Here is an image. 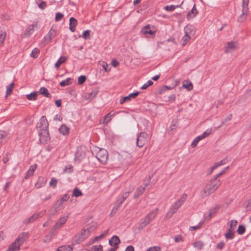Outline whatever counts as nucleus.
I'll return each mask as SVG.
<instances>
[{
  "label": "nucleus",
  "mask_w": 251,
  "mask_h": 251,
  "mask_svg": "<svg viewBox=\"0 0 251 251\" xmlns=\"http://www.w3.org/2000/svg\"><path fill=\"white\" fill-rule=\"evenodd\" d=\"M146 251H161V248L159 246L151 247L148 249Z\"/></svg>",
  "instance_id": "obj_56"
},
{
  "label": "nucleus",
  "mask_w": 251,
  "mask_h": 251,
  "mask_svg": "<svg viewBox=\"0 0 251 251\" xmlns=\"http://www.w3.org/2000/svg\"><path fill=\"white\" fill-rule=\"evenodd\" d=\"M80 234L83 236L84 239L85 240L90 234V231L89 229H83Z\"/></svg>",
  "instance_id": "obj_39"
},
{
  "label": "nucleus",
  "mask_w": 251,
  "mask_h": 251,
  "mask_svg": "<svg viewBox=\"0 0 251 251\" xmlns=\"http://www.w3.org/2000/svg\"><path fill=\"white\" fill-rule=\"evenodd\" d=\"M73 248L71 245L62 246L58 247L56 251H73Z\"/></svg>",
  "instance_id": "obj_28"
},
{
  "label": "nucleus",
  "mask_w": 251,
  "mask_h": 251,
  "mask_svg": "<svg viewBox=\"0 0 251 251\" xmlns=\"http://www.w3.org/2000/svg\"><path fill=\"white\" fill-rule=\"evenodd\" d=\"M130 99L129 98V96H127L126 97H124L122 98L120 100V103L121 104H123L125 101H129L130 100Z\"/></svg>",
  "instance_id": "obj_60"
},
{
  "label": "nucleus",
  "mask_w": 251,
  "mask_h": 251,
  "mask_svg": "<svg viewBox=\"0 0 251 251\" xmlns=\"http://www.w3.org/2000/svg\"><path fill=\"white\" fill-rule=\"evenodd\" d=\"M148 134L145 132H141L138 134L136 139L137 146L143 147L147 141Z\"/></svg>",
  "instance_id": "obj_9"
},
{
  "label": "nucleus",
  "mask_w": 251,
  "mask_h": 251,
  "mask_svg": "<svg viewBox=\"0 0 251 251\" xmlns=\"http://www.w3.org/2000/svg\"><path fill=\"white\" fill-rule=\"evenodd\" d=\"M57 182V180L55 178L53 177L50 182V185L52 188H55L56 187Z\"/></svg>",
  "instance_id": "obj_50"
},
{
  "label": "nucleus",
  "mask_w": 251,
  "mask_h": 251,
  "mask_svg": "<svg viewBox=\"0 0 251 251\" xmlns=\"http://www.w3.org/2000/svg\"><path fill=\"white\" fill-rule=\"evenodd\" d=\"M83 195L82 192L77 187L73 190V196L78 197Z\"/></svg>",
  "instance_id": "obj_36"
},
{
  "label": "nucleus",
  "mask_w": 251,
  "mask_h": 251,
  "mask_svg": "<svg viewBox=\"0 0 251 251\" xmlns=\"http://www.w3.org/2000/svg\"><path fill=\"white\" fill-rule=\"evenodd\" d=\"M182 3H183V2H182L180 5H167V6H166L164 7V9L166 10H167V11H173L176 8L180 7Z\"/></svg>",
  "instance_id": "obj_32"
},
{
  "label": "nucleus",
  "mask_w": 251,
  "mask_h": 251,
  "mask_svg": "<svg viewBox=\"0 0 251 251\" xmlns=\"http://www.w3.org/2000/svg\"><path fill=\"white\" fill-rule=\"evenodd\" d=\"M158 212V208H156L150 212L142 220L140 223V227L142 229L148 225L156 217Z\"/></svg>",
  "instance_id": "obj_4"
},
{
  "label": "nucleus",
  "mask_w": 251,
  "mask_h": 251,
  "mask_svg": "<svg viewBox=\"0 0 251 251\" xmlns=\"http://www.w3.org/2000/svg\"><path fill=\"white\" fill-rule=\"evenodd\" d=\"M98 93V90H94L91 93H89V99H93L94 98Z\"/></svg>",
  "instance_id": "obj_53"
},
{
  "label": "nucleus",
  "mask_w": 251,
  "mask_h": 251,
  "mask_svg": "<svg viewBox=\"0 0 251 251\" xmlns=\"http://www.w3.org/2000/svg\"><path fill=\"white\" fill-rule=\"evenodd\" d=\"M249 0H242V14L238 18V22L240 23L244 22L247 19L249 14Z\"/></svg>",
  "instance_id": "obj_5"
},
{
  "label": "nucleus",
  "mask_w": 251,
  "mask_h": 251,
  "mask_svg": "<svg viewBox=\"0 0 251 251\" xmlns=\"http://www.w3.org/2000/svg\"><path fill=\"white\" fill-rule=\"evenodd\" d=\"M141 32L145 35L150 34L152 35L154 34V32L151 29L149 25L143 27L141 29Z\"/></svg>",
  "instance_id": "obj_25"
},
{
  "label": "nucleus",
  "mask_w": 251,
  "mask_h": 251,
  "mask_svg": "<svg viewBox=\"0 0 251 251\" xmlns=\"http://www.w3.org/2000/svg\"><path fill=\"white\" fill-rule=\"evenodd\" d=\"M129 192H125L123 193L122 197L121 198H120L119 199H118L115 202V205L116 206H117V207H120L121 206V205H122V204L123 203V202L128 197V196L129 195Z\"/></svg>",
  "instance_id": "obj_16"
},
{
  "label": "nucleus",
  "mask_w": 251,
  "mask_h": 251,
  "mask_svg": "<svg viewBox=\"0 0 251 251\" xmlns=\"http://www.w3.org/2000/svg\"><path fill=\"white\" fill-rule=\"evenodd\" d=\"M86 80V76L85 75H80L78 78L77 83L79 85L83 84Z\"/></svg>",
  "instance_id": "obj_46"
},
{
  "label": "nucleus",
  "mask_w": 251,
  "mask_h": 251,
  "mask_svg": "<svg viewBox=\"0 0 251 251\" xmlns=\"http://www.w3.org/2000/svg\"><path fill=\"white\" fill-rule=\"evenodd\" d=\"M8 134L9 133L7 131L0 130V143L1 142L2 139H5L7 137Z\"/></svg>",
  "instance_id": "obj_44"
},
{
  "label": "nucleus",
  "mask_w": 251,
  "mask_h": 251,
  "mask_svg": "<svg viewBox=\"0 0 251 251\" xmlns=\"http://www.w3.org/2000/svg\"><path fill=\"white\" fill-rule=\"evenodd\" d=\"M183 87L186 88L188 91H191L193 88V84L189 81H185L183 82Z\"/></svg>",
  "instance_id": "obj_30"
},
{
  "label": "nucleus",
  "mask_w": 251,
  "mask_h": 251,
  "mask_svg": "<svg viewBox=\"0 0 251 251\" xmlns=\"http://www.w3.org/2000/svg\"><path fill=\"white\" fill-rule=\"evenodd\" d=\"M109 244L111 246L114 247L115 249L118 248V245L120 243V240L117 235H114L109 241Z\"/></svg>",
  "instance_id": "obj_15"
},
{
  "label": "nucleus",
  "mask_w": 251,
  "mask_h": 251,
  "mask_svg": "<svg viewBox=\"0 0 251 251\" xmlns=\"http://www.w3.org/2000/svg\"><path fill=\"white\" fill-rule=\"evenodd\" d=\"M40 50L37 48H35L32 50L30 54V56L34 58H37L38 56Z\"/></svg>",
  "instance_id": "obj_33"
},
{
  "label": "nucleus",
  "mask_w": 251,
  "mask_h": 251,
  "mask_svg": "<svg viewBox=\"0 0 251 251\" xmlns=\"http://www.w3.org/2000/svg\"><path fill=\"white\" fill-rule=\"evenodd\" d=\"M148 186V184H145L144 186H140L136 190L134 197V199H137L141 196L144 192L146 187Z\"/></svg>",
  "instance_id": "obj_19"
},
{
  "label": "nucleus",
  "mask_w": 251,
  "mask_h": 251,
  "mask_svg": "<svg viewBox=\"0 0 251 251\" xmlns=\"http://www.w3.org/2000/svg\"><path fill=\"white\" fill-rule=\"evenodd\" d=\"M37 127L39 130V135L40 136V141L43 144H46L49 140V132L48 130L49 123L46 116H43L39 122L38 123Z\"/></svg>",
  "instance_id": "obj_1"
},
{
  "label": "nucleus",
  "mask_w": 251,
  "mask_h": 251,
  "mask_svg": "<svg viewBox=\"0 0 251 251\" xmlns=\"http://www.w3.org/2000/svg\"><path fill=\"white\" fill-rule=\"evenodd\" d=\"M70 29L72 32H75V27L77 24V20L74 17H71L70 18Z\"/></svg>",
  "instance_id": "obj_20"
},
{
  "label": "nucleus",
  "mask_w": 251,
  "mask_h": 251,
  "mask_svg": "<svg viewBox=\"0 0 251 251\" xmlns=\"http://www.w3.org/2000/svg\"><path fill=\"white\" fill-rule=\"evenodd\" d=\"M59 131L61 134L64 135H68L70 132V128L66 125L63 124L59 128Z\"/></svg>",
  "instance_id": "obj_22"
},
{
  "label": "nucleus",
  "mask_w": 251,
  "mask_h": 251,
  "mask_svg": "<svg viewBox=\"0 0 251 251\" xmlns=\"http://www.w3.org/2000/svg\"><path fill=\"white\" fill-rule=\"evenodd\" d=\"M203 245L204 244L201 241H196L193 243L194 247L199 250H201L203 248Z\"/></svg>",
  "instance_id": "obj_37"
},
{
  "label": "nucleus",
  "mask_w": 251,
  "mask_h": 251,
  "mask_svg": "<svg viewBox=\"0 0 251 251\" xmlns=\"http://www.w3.org/2000/svg\"><path fill=\"white\" fill-rule=\"evenodd\" d=\"M175 241L176 243H179L180 242H183L184 241L183 238L181 235H178L174 237Z\"/></svg>",
  "instance_id": "obj_55"
},
{
  "label": "nucleus",
  "mask_w": 251,
  "mask_h": 251,
  "mask_svg": "<svg viewBox=\"0 0 251 251\" xmlns=\"http://www.w3.org/2000/svg\"><path fill=\"white\" fill-rule=\"evenodd\" d=\"M203 138L201 137V136L200 135V136H198V137H197L193 141L192 143L191 144V146L192 148H195L197 146L198 142L201 141V140H202Z\"/></svg>",
  "instance_id": "obj_43"
},
{
  "label": "nucleus",
  "mask_w": 251,
  "mask_h": 251,
  "mask_svg": "<svg viewBox=\"0 0 251 251\" xmlns=\"http://www.w3.org/2000/svg\"><path fill=\"white\" fill-rule=\"evenodd\" d=\"M56 31L55 29L51 28L47 35L44 37V39L48 43H50L51 40L56 36Z\"/></svg>",
  "instance_id": "obj_14"
},
{
  "label": "nucleus",
  "mask_w": 251,
  "mask_h": 251,
  "mask_svg": "<svg viewBox=\"0 0 251 251\" xmlns=\"http://www.w3.org/2000/svg\"><path fill=\"white\" fill-rule=\"evenodd\" d=\"M227 48L231 50H235L237 48V44L233 41L228 42L227 43Z\"/></svg>",
  "instance_id": "obj_45"
},
{
  "label": "nucleus",
  "mask_w": 251,
  "mask_h": 251,
  "mask_svg": "<svg viewBox=\"0 0 251 251\" xmlns=\"http://www.w3.org/2000/svg\"><path fill=\"white\" fill-rule=\"evenodd\" d=\"M221 208V205L220 204L217 205L216 206L214 207L213 208L210 209L209 212L211 213L213 215L216 213L218 210L220 209Z\"/></svg>",
  "instance_id": "obj_54"
},
{
  "label": "nucleus",
  "mask_w": 251,
  "mask_h": 251,
  "mask_svg": "<svg viewBox=\"0 0 251 251\" xmlns=\"http://www.w3.org/2000/svg\"><path fill=\"white\" fill-rule=\"evenodd\" d=\"M63 16L64 15L63 14L60 12H57L56 14L55 20L56 21H59L63 18Z\"/></svg>",
  "instance_id": "obj_59"
},
{
  "label": "nucleus",
  "mask_w": 251,
  "mask_h": 251,
  "mask_svg": "<svg viewBox=\"0 0 251 251\" xmlns=\"http://www.w3.org/2000/svg\"><path fill=\"white\" fill-rule=\"evenodd\" d=\"M226 163L225 159H223L221 160L219 162H216L214 164V166L216 168V169Z\"/></svg>",
  "instance_id": "obj_61"
},
{
  "label": "nucleus",
  "mask_w": 251,
  "mask_h": 251,
  "mask_svg": "<svg viewBox=\"0 0 251 251\" xmlns=\"http://www.w3.org/2000/svg\"><path fill=\"white\" fill-rule=\"evenodd\" d=\"M38 94L36 92H33L30 94L26 95V98L28 100H34L37 99Z\"/></svg>",
  "instance_id": "obj_31"
},
{
  "label": "nucleus",
  "mask_w": 251,
  "mask_h": 251,
  "mask_svg": "<svg viewBox=\"0 0 251 251\" xmlns=\"http://www.w3.org/2000/svg\"><path fill=\"white\" fill-rule=\"evenodd\" d=\"M245 230H246V228H245V227L244 226L239 225L237 231L239 234L242 235L243 234H244L245 233Z\"/></svg>",
  "instance_id": "obj_48"
},
{
  "label": "nucleus",
  "mask_w": 251,
  "mask_h": 251,
  "mask_svg": "<svg viewBox=\"0 0 251 251\" xmlns=\"http://www.w3.org/2000/svg\"><path fill=\"white\" fill-rule=\"evenodd\" d=\"M187 196V194H182L181 197L171 206L165 215V217L167 219L171 218L174 214L176 213L178 209L185 201Z\"/></svg>",
  "instance_id": "obj_3"
},
{
  "label": "nucleus",
  "mask_w": 251,
  "mask_h": 251,
  "mask_svg": "<svg viewBox=\"0 0 251 251\" xmlns=\"http://www.w3.org/2000/svg\"><path fill=\"white\" fill-rule=\"evenodd\" d=\"M82 37L84 39H90V30H87L83 32Z\"/></svg>",
  "instance_id": "obj_58"
},
{
  "label": "nucleus",
  "mask_w": 251,
  "mask_h": 251,
  "mask_svg": "<svg viewBox=\"0 0 251 251\" xmlns=\"http://www.w3.org/2000/svg\"><path fill=\"white\" fill-rule=\"evenodd\" d=\"M46 212V210L40 211L38 213H35L33 215H32L30 218H27L24 220V223L25 224H28L30 223H33L39 218H41L43 217Z\"/></svg>",
  "instance_id": "obj_11"
},
{
  "label": "nucleus",
  "mask_w": 251,
  "mask_h": 251,
  "mask_svg": "<svg viewBox=\"0 0 251 251\" xmlns=\"http://www.w3.org/2000/svg\"><path fill=\"white\" fill-rule=\"evenodd\" d=\"M232 117V114H230L228 116L226 117L223 121H222V125L225 124V123H226L228 121H229Z\"/></svg>",
  "instance_id": "obj_64"
},
{
  "label": "nucleus",
  "mask_w": 251,
  "mask_h": 251,
  "mask_svg": "<svg viewBox=\"0 0 251 251\" xmlns=\"http://www.w3.org/2000/svg\"><path fill=\"white\" fill-rule=\"evenodd\" d=\"M39 92L40 94L47 98H50L51 95L49 92L48 89L44 87H42L40 89Z\"/></svg>",
  "instance_id": "obj_27"
},
{
  "label": "nucleus",
  "mask_w": 251,
  "mask_h": 251,
  "mask_svg": "<svg viewBox=\"0 0 251 251\" xmlns=\"http://www.w3.org/2000/svg\"><path fill=\"white\" fill-rule=\"evenodd\" d=\"M84 240L83 236L81 234H77L75 237V241L76 244H79Z\"/></svg>",
  "instance_id": "obj_38"
},
{
  "label": "nucleus",
  "mask_w": 251,
  "mask_h": 251,
  "mask_svg": "<svg viewBox=\"0 0 251 251\" xmlns=\"http://www.w3.org/2000/svg\"><path fill=\"white\" fill-rule=\"evenodd\" d=\"M245 208L247 211L251 209V198L245 203Z\"/></svg>",
  "instance_id": "obj_51"
},
{
  "label": "nucleus",
  "mask_w": 251,
  "mask_h": 251,
  "mask_svg": "<svg viewBox=\"0 0 251 251\" xmlns=\"http://www.w3.org/2000/svg\"><path fill=\"white\" fill-rule=\"evenodd\" d=\"M212 128H208L205 131H204L203 134L201 135V137L203 139L207 137H208L212 132Z\"/></svg>",
  "instance_id": "obj_47"
},
{
  "label": "nucleus",
  "mask_w": 251,
  "mask_h": 251,
  "mask_svg": "<svg viewBox=\"0 0 251 251\" xmlns=\"http://www.w3.org/2000/svg\"><path fill=\"white\" fill-rule=\"evenodd\" d=\"M36 2L38 4V7L42 10H44L47 6L46 2L42 0H36Z\"/></svg>",
  "instance_id": "obj_34"
},
{
  "label": "nucleus",
  "mask_w": 251,
  "mask_h": 251,
  "mask_svg": "<svg viewBox=\"0 0 251 251\" xmlns=\"http://www.w3.org/2000/svg\"><path fill=\"white\" fill-rule=\"evenodd\" d=\"M36 167H37L36 164H35L34 165L31 166L30 167L29 169L26 172L25 176V178L27 179L30 176H32L33 175V174L36 169Z\"/></svg>",
  "instance_id": "obj_21"
},
{
  "label": "nucleus",
  "mask_w": 251,
  "mask_h": 251,
  "mask_svg": "<svg viewBox=\"0 0 251 251\" xmlns=\"http://www.w3.org/2000/svg\"><path fill=\"white\" fill-rule=\"evenodd\" d=\"M6 35L5 30L0 28V46H1L4 43L5 40Z\"/></svg>",
  "instance_id": "obj_26"
},
{
  "label": "nucleus",
  "mask_w": 251,
  "mask_h": 251,
  "mask_svg": "<svg viewBox=\"0 0 251 251\" xmlns=\"http://www.w3.org/2000/svg\"><path fill=\"white\" fill-rule=\"evenodd\" d=\"M191 37L190 35L185 34V35L182 37V40L183 41V43L182 44V46H184L185 45L187 44V43L190 40Z\"/></svg>",
  "instance_id": "obj_49"
},
{
  "label": "nucleus",
  "mask_w": 251,
  "mask_h": 251,
  "mask_svg": "<svg viewBox=\"0 0 251 251\" xmlns=\"http://www.w3.org/2000/svg\"><path fill=\"white\" fill-rule=\"evenodd\" d=\"M221 184V180L210 179L207 181L204 187L201 192L202 197H207L214 193Z\"/></svg>",
  "instance_id": "obj_2"
},
{
  "label": "nucleus",
  "mask_w": 251,
  "mask_h": 251,
  "mask_svg": "<svg viewBox=\"0 0 251 251\" xmlns=\"http://www.w3.org/2000/svg\"><path fill=\"white\" fill-rule=\"evenodd\" d=\"M71 79H72L71 78H68L66 79L61 81L59 83V85L61 87H65L66 86L69 85L71 83Z\"/></svg>",
  "instance_id": "obj_41"
},
{
  "label": "nucleus",
  "mask_w": 251,
  "mask_h": 251,
  "mask_svg": "<svg viewBox=\"0 0 251 251\" xmlns=\"http://www.w3.org/2000/svg\"><path fill=\"white\" fill-rule=\"evenodd\" d=\"M21 246L20 244L16 242V241L15 240L14 242L9 245L7 250L8 251H18L20 250Z\"/></svg>",
  "instance_id": "obj_18"
},
{
  "label": "nucleus",
  "mask_w": 251,
  "mask_h": 251,
  "mask_svg": "<svg viewBox=\"0 0 251 251\" xmlns=\"http://www.w3.org/2000/svg\"><path fill=\"white\" fill-rule=\"evenodd\" d=\"M63 201L61 200L56 201L54 205V209L56 211L61 209L62 207Z\"/></svg>",
  "instance_id": "obj_42"
},
{
  "label": "nucleus",
  "mask_w": 251,
  "mask_h": 251,
  "mask_svg": "<svg viewBox=\"0 0 251 251\" xmlns=\"http://www.w3.org/2000/svg\"><path fill=\"white\" fill-rule=\"evenodd\" d=\"M197 13H198V11L196 9L195 4H194V5L193 6L191 10L190 11L187 15V19L189 20V19L194 18L196 16V15L197 14Z\"/></svg>",
  "instance_id": "obj_23"
},
{
  "label": "nucleus",
  "mask_w": 251,
  "mask_h": 251,
  "mask_svg": "<svg viewBox=\"0 0 251 251\" xmlns=\"http://www.w3.org/2000/svg\"><path fill=\"white\" fill-rule=\"evenodd\" d=\"M153 84V82L149 80L147 83H145L141 88L142 90L146 89L148 87L152 85Z\"/></svg>",
  "instance_id": "obj_52"
},
{
  "label": "nucleus",
  "mask_w": 251,
  "mask_h": 251,
  "mask_svg": "<svg viewBox=\"0 0 251 251\" xmlns=\"http://www.w3.org/2000/svg\"><path fill=\"white\" fill-rule=\"evenodd\" d=\"M29 233L28 232H23L20 233L15 239L16 242L22 245L29 238Z\"/></svg>",
  "instance_id": "obj_12"
},
{
  "label": "nucleus",
  "mask_w": 251,
  "mask_h": 251,
  "mask_svg": "<svg viewBox=\"0 0 251 251\" xmlns=\"http://www.w3.org/2000/svg\"><path fill=\"white\" fill-rule=\"evenodd\" d=\"M39 29L37 21H34L32 25H28L25 29L23 36L25 37L30 36L33 31Z\"/></svg>",
  "instance_id": "obj_10"
},
{
  "label": "nucleus",
  "mask_w": 251,
  "mask_h": 251,
  "mask_svg": "<svg viewBox=\"0 0 251 251\" xmlns=\"http://www.w3.org/2000/svg\"><path fill=\"white\" fill-rule=\"evenodd\" d=\"M14 87V83L13 82L11 83L7 87L6 89V97H7L8 95H10L13 91V89Z\"/></svg>",
  "instance_id": "obj_35"
},
{
  "label": "nucleus",
  "mask_w": 251,
  "mask_h": 251,
  "mask_svg": "<svg viewBox=\"0 0 251 251\" xmlns=\"http://www.w3.org/2000/svg\"><path fill=\"white\" fill-rule=\"evenodd\" d=\"M185 34L187 35H193L195 33V30L194 27L191 25H187L184 27Z\"/></svg>",
  "instance_id": "obj_24"
},
{
  "label": "nucleus",
  "mask_w": 251,
  "mask_h": 251,
  "mask_svg": "<svg viewBox=\"0 0 251 251\" xmlns=\"http://www.w3.org/2000/svg\"><path fill=\"white\" fill-rule=\"evenodd\" d=\"M102 246L101 245L95 246L92 248L91 251H102Z\"/></svg>",
  "instance_id": "obj_57"
},
{
  "label": "nucleus",
  "mask_w": 251,
  "mask_h": 251,
  "mask_svg": "<svg viewBox=\"0 0 251 251\" xmlns=\"http://www.w3.org/2000/svg\"><path fill=\"white\" fill-rule=\"evenodd\" d=\"M114 115V114H111V112H109L108 114H107L105 116L104 119L103 120V123L105 124H107L109 122H110L111 121V118Z\"/></svg>",
  "instance_id": "obj_40"
},
{
  "label": "nucleus",
  "mask_w": 251,
  "mask_h": 251,
  "mask_svg": "<svg viewBox=\"0 0 251 251\" xmlns=\"http://www.w3.org/2000/svg\"><path fill=\"white\" fill-rule=\"evenodd\" d=\"M87 151V150L85 146L81 145L78 147L75 153V160L80 162L83 160L85 158Z\"/></svg>",
  "instance_id": "obj_6"
},
{
  "label": "nucleus",
  "mask_w": 251,
  "mask_h": 251,
  "mask_svg": "<svg viewBox=\"0 0 251 251\" xmlns=\"http://www.w3.org/2000/svg\"><path fill=\"white\" fill-rule=\"evenodd\" d=\"M68 219V216L62 217L59 219L55 225L53 226V229L55 230L61 227L65 224Z\"/></svg>",
  "instance_id": "obj_13"
},
{
  "label": "nucleus",
  "mask_w": 251,
  "mask_h": 251,
  "mask_svg": "<svg viewBox=\"0 0 251 251\" xmlns=\"http://www.w3.org/2000/svg\"><path fill=\"white\" fill-rule=\"evenodd\" d=\"M229 228L228 229L227 232L225 234V237L227 239H232L234 238V230L235 227L236 226L237 224V221L236 220H231L229 222Z\"/></svg>",
  "instance_id": "obj_8"
},
{
  "label": "nucleus",
  "mask_w": 251,
  "mask_h": 251,
  "mask_svg": "<svg viewBox=\"0 0 251 251\" xmlns=\"http://www.w3.org/2000/svg\"><path fill=\"white\" fill-rule=\"evenodd\" d=\"M67 59L66 56H61L55 64V67L58 69L62 63H64L67 60Z\"/></svg>",
  "instance_id": "obj_29"
},
{
  "label": "nucleus",
  "mask_w": 251,
  "mask_h": 251,
  "mask_svg": "<svg viewBox=\"0 0 251 251\" xmlns=\"http://www.w3.org/2000/svg\"><path fill=\"white\" fill-rule=\"evenodd\" d=\"M173 89V87H171L170 86H168L167 85H164L163 86L160 90V93H162L164 92V91L168 90H171Z\"/></svg>",
  "instance_id": "obj_63"
},
{
  "label": "nucleus",
  "mask_w": 251,
  "mask_h": 251,
  "mask_svg": "<svg viewBox=\"0 0 251 251\" xmlns=\"http://www.w3.org/2000/svg\"><path fill=\"white\" fill-rule=\"evenodd\" d=\"M52 239V235L51 233L47 234L46 237L45 239L44 240V242L45 243H49L50 242Z\"/></svg>",
  "instance_id": "obj_62"
},
{
  "label": "nucleus",
  "mask_w": 251,
  "mask_h": 251,
  "mask_svg": "<svg viewBox=\"0 0 251 251\" xmlns=\"http://www.w3.org/2000/svg\"><path fill=\"white\" fill-rule=\"evenodd\" d=\"M129 158V154L126 153H124L119 154L118 156V160L120 162L122 165H126L128 163L127 159Z\"/></svg>",
  "instance_id": "obj_17"
},
{
  "label": "nucleus",
  "mask_w": 251,
  "mask_h": 251,
  "mask_svg": "<svg viewBox=\"0 0 251 251\" xmlns=\"http://www.w3.org/2000/svg\"><path fill=\"white\" fill-rule=\"evenodd\" d=\"M108 156V154L107 151L103 149H100L96 154L97 158L103 164H105L107 162Z\"/></svg>",
  "instance_id": "obj_7"
}]
</instances>
